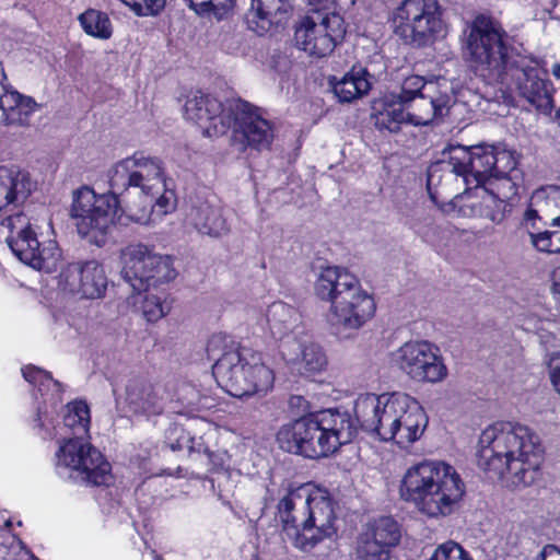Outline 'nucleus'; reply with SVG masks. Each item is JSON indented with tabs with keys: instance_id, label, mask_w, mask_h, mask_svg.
<instances>
[{
	"instance_id": "1",
	"label": "nucleus",
	"mask_w": 560,
	"mask_h": 560,
	"mask_svg": "<svg viewBox=\"0 0 560 560\" xmlns=\"http://www.w3.org/2000/svg\"><path fill=\"white\" fill-rule=\"evenodd\" d=\"M163 162L159 158L136 152L115 164L109 172V190L96 194L83 186L74 191L71 217L82 238L97 247L104 246L116 223L140 222L152 207L155 184L164 188Z\"/></svg>"
},
{
	"instance_id": "2",
	"label": "nucleus",
	"mask_w": 560,
	"mask_h": 560,
	"mask_svg": "<svg viewBox=\"0 0 560 560\" xmlns=\"http://www.w3.org/2000/svg\"><path fill=\"white\" fill-rule=\"evenodd\" d=\"M514 37H467L468 61L489 83L513 85L521 97L546 116L555 108L552 82L537 58L522 55L510 44Z\"/></svg>"
},
{
	"instance_id": "3",
	"label": "nucleus",
	"mask_w": 560,
	"mask_h": 560,
	"mask_svg": "<svg viewBox=\"0 0 560 560\" xmlns=\"http://www.w3.org/2000/svg\"><path fill=\"white\" fill-rule=\"evenodd\" d=\"M542 463L539 436L526 425L497 422L479 436L477 466L490 480L508 476L514 487H529L541 479Z\"/></svg>"
},
{
	"instance_id": "4",
	"label": "nucleus",
	"mask_w": 560,
	"mask_h": 560,
	"mask_svg": "<svg viewBox=\"0 0 560 560\" xmlns=\"http://www.w3.org/2000/svg\"><path fill=\"white\" fill-rule=\"evenodd\" d=\"M276 517L292 545L302 551H311L337 533L332 497L311 485L290 488L277 504Z\"/></svg>"
},
{
	"instance_id": "5",
	"label": "nucleus",
	"mask_w": 560,
	"mask_h": 560,
	"mask_svg": "<svg viewBox=\"0 0 560 560\" xmlns=\"http://www.w3.org/2000/svg\"><path fill=\"white\" fill-rule=\"evenodd\" d=\"M465 492V482L451 464L430 459L411 465L398 488L400 500L429 518L452 514Z\"/></svg>"
},
{
	"instance_id": "6",
	"label": "nucleus",
	"mask_w": 560,
	"mask_h": 560,
	"mask_svg": "<svg viewBox=\"0 0 560 560\" xmlns=\"http://www.w3.org/2000/svg\"><path fill=\"white\" fill-rule=\"evenodd\" d=\"M228 336L212 335L206 345L209 358L219 355L212 366L218 385L230 396L243 398L266 395L273 388L275 372L262 359V353L252 348L229 343Z\"/></svg>"
},
{
	"instance_id": "7",
	"label": "nucleus",
	"mask_w": 560,
	"mask_h": 560,
	"mask_svg": "<svg viewBox=\"0 0 560 560\" xmlns=\"http://www.w3.org/2000/svg\"><path fill=\"white\" fill-rule=\"evenodd\" d=\"M358 430L346 412L327 409L302 416L283 424L277 432L279 447L305 458L328 457L350 443Z\"/></svg>"
},
{
	"instance_id": "8",
	"label": "nucleus",
	"mask_w": 560,
	"mask_h": 560,
	"mask_svg": "<svg viewBox=\"0 0 560 560\" xmlns=\"http://www.w3.org/2000/svg\"><path fill=\"white\" fill-rule=\"evenodd\" d=\"M314 293L323 302H329L332 324L359 329L376 312L374 298L362 289L359 278L348 268L327 266L322 268L314 283Z\"/></svg>"
},
{
	"instance_id": "9",
	"label": "nucleus",
	"mask_w": 560,
	"mask_h": 560,
	"mask_svg": "<svg viewBox=\"0 0 560 560\" xmlns=\"http://www.w3.org/2000/svg\"><path fill=\"white\" fill-rule=\"evenodd\" d=\"M168 255L156 254L144 244L130 245L124 253L121 275L133 292L145 293L141 302L142 315L149 323L165 316L170 307L160 295L151 292L162 284L173 281L177 271Z\"/></svg>"
},
{
	"instance_id": "10",
	"label": "nucleus",
	"mask_w": 560,
	"mask_h": 560,
	"mask_svg": "<svg viewBox=\"0 0 560 560\" xmlns=\"http://www.w3.org/2000/svg\"><path fill=\"white\" fill-rule=\"evenodd\" d=\"M405 401H408L406 394L361 397L354 405L355 420L362 430L375 433L382 441H395L400 423L399 412L406 406Z\"/></svg>"
},
{
	"instance_id": "11",
	"label": "nucleus",
	"mask_w": 560,
	"mask_h": 560,
	"mask_svg": "<svg viewBox=\"0 0 560 560\" xmlns=\"http://www.w3.org/2000/svg\"><path fill=\"white\" fill-rule=\"evenodd\" d=\"M232 140L242 152L258 153L270 150L275 139V125L261 115L259 107L238 98L234 101Z\"/></svg>"
},
{
	"instance_id": "12",
	"label": "nucleus",
	"mask_w": 560,
	"mask_h": 560,
	"mask_svg": "<svg viewBox=\"0 0 560 560\" xmlns=\"http://www.w3.org/2000/svg\"><path fill=\"white\" fill-rule=\"evenodd\" d=\"M57 466L79 471L82 479L90 486L106 485L110 465L103 454L82 436L71 438L60 445L56 453Z\"/></svg>"
},
{
	"instance_id": "13",
	"label": "nucleus",
	"mask_w": 560,
	"mask_h": 560,
	"mask_svg": "<svg viewBox=\"0 0 560 560\" xmlns=\"http://www.w3.org/2000/svg\"><path fill=\"white\" fill-rule=\"evenodd\" d=\"M401 540L399 523L393 516H380L370 521L357 536V560H392Z\"/></svg>"
},
{
	"instance_id": "14",
	"label": "nucleus",
	"mask_w": 560,
	"mask_h": 560,
	"mask_svg": "<svg viewBox=\"0 0 560 560\" xmlns=\"http://www.w3.org/2000/svg\"><path fill=\"white\" fill-rule=\"evenodd\" d=\"M184 110L186 118L202 129L203 136L218 138L232 127L234 102L225 106L214 95L197 91L187 98Z\"/></svg>"
},
{
	"instance_id": "15",
	"label": "nucleus",
	"mask_w": 560,
	"mask_h": 560,
	"mask_svg": "<svg viewBox=\"0 0 560 560\" xmlns=\"http://www.w3.org/2000/svg\"><path fill=\"white\" fill-rule=\"evenodd\" d=\"M438 352L439 349L428 341H408L397 350L396 363L416 382H440L447 369Z\"/></svg>"
},
{
	"instance_id": "16",
	"label": "nucleus",
	"mask_w": 560,
	"mask_h": 560,
	"mask_svg": "<svg viewBox=\"0 0 560 560\" xmlns=\"http://www.w3.org/2000/svg\"><path fill=\"white\" fill-rule=\"evenodd\" d=\"M494 144L480 143L465 147L460 144H448L443 153H447L452 172L462 176L466 184H474L475 187L486 186L492 178V159Z\"/></svg>"
},
{
	"instance_id": "17",
	"label": "nucleus",
	"mask_w": 560,
	"mask_h": 560,
	"mask_svg": "<svg viewBox=\"0 0 560 560\" xmlns=\"http://www.w3.org/2000/svg\"><path fill=\"white\" fill-rule=\"evenodd\" d=\"M395 35H435L443 30L438 0H404L392 18Z\"/></svg>"
},
{
	"instance_id": "18",
	"label": "nucleus",
	"mask_w": 560,
	"mask_h": 560,
	"mask_svg": "<svg viewBox=\"0 0 560 560\" xmlns=\"http://www.w3.org/2000/svg\"><path fill=\"white\" fill-rule=\"evenodd\" d=\"M104 266L95 259L70 262L58 275V288L80 299H101L107 290Z\"/></svg>"
},
{
	"instance_id": "19",
	"label": "nucleus",
	"mask_w": 560,
	"mask_h": 560,
	"mask_svg": "<svg viewBox=\"0 0 560 560\" xmlns=\"http://www.w3.org/2000/svg\"><path fill=\"white\" fill-rule=\"evenodd\" d=\"M244 23L256 35L277 34L284 30L291 11L290 0H249Z\"/></svg>"
},
{
	"instance_id": "20",
	"label": "nucleus",
	"mask_w": 560,
	"mask_h": 560,
	"mask_svg": "<svg viewBox=\"0 0 560 560\" xmlns=\"http://www.w3.org/2000/svg\"><path fill=\"white\" fill-rule=\"evenodd\" d=\"M125 402L135 416H159L163 412L162 387L148 373L132 375L126 384Z\"/></svg>"
},
{
	"instance_id": "21",
	"label": "nucleus",
	"mask_w": 560,
	"mask_h": 560,
	"mask_svg": "<svg viewBox=\"0 0 560 560\" xmlns=\"http://www.w3.org/2000/svg\"><path fill=\"white\" fill-rule=\"evenodd\" d=\"M522 224L536 250L547 254L560 253V231L548 230L549 223L538 214L536 209L532 207L526 209Z\"/></svg>"
},
{
	"instance_id": "22",
	"label": "nucleus",
	"mask_w": 560,
	"mask_h": 560,
	"mask_svg": "<svg viewBox=\"0 0 560 560\" xmlns=\"http://www.w3.org/2000/svg\"><path fill=\"white\" fill-rule=\"evenodd\" d=\"M7 243L14 256L25 265L37 270L46 267L45 249L40 247L37 235L30 223L16 235H10Z\"/></svg>"
},
{
	"instance_id": "23",
	"label": "nucleus",
	"mask_w": 560,
	"mask_h": 560,
	"mask_svg": "<svg viewBox=\"0 0 560 560\" xmlns=\"http://www.w3.org/2000/svg\"><path fill=\"white\" fill-rule=\"evenodd\" d=\"M408 108L407 105H402L393 95H384L373 105L372 117L375 128L381 132H400L402 124H408Z\"/></svg>"
},
{
	"instance_id": "24",
	"label": "nucleus",
	"mask_w": 560,
	"mask_h": 560,
	"mask_svg": "<svg viewBox=\"0 0 560 560\" xmlns=\"http://www.w3.org/2000/svg\"><path fill=\"white\" fill-rule=\"evenodd\" d=\"M399 412V429L395 442L405 446L417 441L427 425L428 418L420 404L408 395V401Z\"/></svg>"
},
{
	"instance_id": "25",
	"label": "nucleus",
	"mask_w": 560,
	"mask_h": 560,
	"mask_svg": "<svg viewBox=\"0 0 560 560\" xmlns=\"http://www.w3.org/2000/svg\"><path fill=\"white\" fill-rule=\"evenodd\" d=\"M448 101L447 95H440L439 97L420 96L407 109L408 124L415 127L430 125L435 119L444 116Z\"/></svg>"
},
{
	"instance_id": "26",
	"label": "nucleus",
	"mask_w": 560,
	"mask_h": 560,
	"mask_svg": "<svg viewBox=\"0 0 560 560\" xmlns=\"http://www.w3.org/2000/svg\"><path fill=\"white\" fill-rule=\"evenodd\" d=\"M31 194L28 174L0 167V210L13 203L19 195L27 197Z\"/></svg>"
},
{
	"instance_id": "27",
	"label": "nucleus",
	"mask_w": 560,
	"mask_h": 560,
	"mask_svg": "<svg viewBox=\"0 0 560 560\" xmlns=\"http://www.w3.org/2000/svg\"><path fill=\"white\" fill-rule=\"evenodd\" d=\"M192 224L201 234L220 237L230 232V226L221 210L210 205H201L191 213Z\"/></svg>"
},
{
	"instance_id": "28",
	"label": "nucleus",
	"mask_w": 560,
	"mask_h": 560,
	"mask_svg": "<svg viewBox=\"0 0 560 560\" xmlns=\"http://www.w3.org/2000/svg\"><path fill=\"white\" fill-rule=\"evenodd\" d=\"M36 107L37 104L31 96L22 95L18 91L9 93V98L7 97L1 107L2 121L5 125L25 126Z\"/></svg>"
},
{
	"instance_id": "29",
	"label": "nucleus",
	"mask_w": 560,
	"mask_h": 560,
	"mask_svg": "<svg viewBox=\"0 0 560 560\" xmlns=\"http://www.w3.org/2000/svg\"><path fill=\"white\" fill-rule=\"evenodd\" d=\"M368 71L360 68L355 71L354 68L345 74V77L334 84L332 90L336 96L342 103H350L365 94L371 90V83L368 79Z\"/></svg>"
},
{
	"instance_id": "30",
	"label": "nucleus",
	"mask_w": 560,
	"mask_h": 560,
	"mask_svg": "<svg viewBox=\"0 0 560 560\" xmlns=\"http://www.w3.org/2000/svg\"><path fill=\"white\" fill-rule=\"evenodd\" d=\"M341 22V16L338 14L328 15L318 10H313L299 19L295 23V33L307 34L312 32L318 35H330L331 32H336L334 26L340 27Z\"/></svg>"
},
{
	"instance_id": "31",
	"label": "nucleus",
	"mask_w": 560,
	"mask_h": 560,
	"mask_svg": "<svg viewBox=\"0 0 560 560\" xmlns=\"http://www.w3.org/2000/svg\"><path fill=\"white\" fill-rule=\"evenodd\" d=\"M66 415L63 416L65 425L77 430L75 433L86 435L90 430L91 415L90 407L86 401L75 399L66 406Z\"/></svg>"
},
{
	"instance_id": "32",
	"label": "nucleus",
	"mask_w": 560,
	"mask_h": 560,
	"mask_svg": "<svg viewBox=\"0 0 560 560\" xmlns=\"http://www.w3.org/2000/svg\"><path fill=\"white\" fill-rule=\"evenodd\" d=\"M295 45L311 57L323 58L334 51L345 37H294Z\"/></svg>"
},
{
	"instance_id": "33",
	"label": "nucleus",
	"mask_w": 560,
	"mask_h": 560,
	"mask_svg": "<svg viewBox=\"0 0 560 560\" xmlns=\"http://www.w3.org/2000/svg\"><path fill=\"white\" fill-rule=\"evenodd\" d=\"M80 24L86 35H110V21L107 14L90 9L79 16Z\"/></svg>"
},
{
	"instance_id": "34",
	"label": "nucleus",
	"mask_w": 560,
	"mask_h": 560,
	"mask_svg": "<svg viewBox=\"0 0 560 560\" xmlns=\"http://www.w3.org/2000/svg\"><path fill=\"white\" fill-rule=\"evenodd\" d=\"M427 81L423 77L418 74H411L406 77L400 85V91L398 93H389L402 105H407V107H411V103H413L417 98L424 95L422 90L424 89Z\"/></svg>"
},
{
	"instance_id": "35",
	"label": "nucleus",
	"mask_w": 560,
	"mask_h": 560,
	"mask_svg": "<svg viewBox=\"0 0 560 560\" xmlns=\"http://www.w3.org/2000/svg\"><path fill=\"white\" fill-rule=\"evenodd\" d=\"M189 7L199 15L214 16L221 20L233 7L234 0H187Z\"/></svg>"
},
{
	"instance_id": "36",
	"label": "nucleus",
	"mask_w": 560,
	"mask_h": 560,
	"mask_svg": "<svg viewBox=\"0 0 560 560\" xmlns=\"http://www.w3.org/2000/svg\"><path fill=\"white\" fill-rule=\"evenodd\" d=\"M483 187L492 197L510 201L518 194V186L512 179L511 175L492 177Z\"/></svg>"
},
{
	"instance_id": "37",
	"label": "nucleus",
	"mask_w": 560,
	"mask_h": 560,
	"mask_svg": "<svg viewBox=\"0 0 560 560\" xmlns=\"http://www.w3.org/2000/svg\"><path fill=\"white\" fill-rule=\"evenodd\" d=\"M492 159V177L511 175L516 170L517 160L514 156V152L502 148L499 144H494Z\"/></svg>"
},
{
	"instance_id": "38",
	"label": "nucleus",
	"mask_w": 560,
	"mask_h": 560,
	"mask_svg": "<svg viewBox=\"0 0 560 560\" xmlns=\"http://www.w3.org/2000/svg\"><path fill=\"white\" fill-rule=\"evenodd\" d=\"M301 354L302 363L304 364V369L306 372H319L327 364V359L323 349L315 343L304 346Z\"/></svg>"
},
{
	"instance_id": "39",
	"label": "nucleus",
	"mask_w": 560,
	"mask_h": 560,
	"mask_svg": "<svg viewBox=\"0 0 560 560\" xmlns=\"http://www.w3.org/2000/svg\"><path fill=\"white\" fill-rule=\"evenodd\" d=\"M470 35H506L499 21L488 14H479L472 21Z\"/></svg>"
},
{
	"instance_id": "40",
	"label": "nucleus",
	"mask_w": 560,
	"mask_h": 560,
	"mask_svg": "<svg viewBox=\"0 0 560 560\" xmlns=\"http://www.w3.org/2000/svg\"><path fill=\"white\" fill-rule=\"evenodd\" d=\"M513 202L492 197V205L488 206L487 217L494 223H502L512 212Z\"/></svg>"
},
{
	"instance_id": "41",
	"label": "nucleus",
	"mask_w": 560,
	"mask_h": 560,
	"mask_svg": "<svg viewBox=\"0 0 560 560\" xmlns=\"http://www.w3.org/2000/svg\"><path fill=\"white\" fill-rule=\"evenodd\" d=\"M22 375L24 380L33 386H40L52 381V374L42 368L33 364H27L22 368Z\"/></svg>"
},
{
	"instance_id": "42",
	"label": "nucleus",
	"mask_w": 560,
	"mask_h": 560,
	"mask_svg": "<svg viewBox=\"0 0 560 560\" xmlns=\"http://www.w3.org/2000/svg\"><path fill=\"white\" fill-rule=\"evenodd\" d=\"M454 551H458L459 555L467 556V552L459 544L448 540L440 545L428 560H456L455 557H452Z\"/></svg>"
},
{
	"instance_id": "43",
	"label": "nucleus",
	"mask_w": 560,
	"mask_h": 560,
	"mask_svg": "<svg viewBox=\"0 0 560 560\" xmlns=\"http://www.w3.org/2000/svg\"><path fill=\"white\" fill-rule=\"evenodd\" d=\"M155 206L163 214L172 212L176 207V199L173 191H164L155 199Z\"/></svg>"
},
{
	"instance_id": "44",
	"label": "nucleus",
	"mask_w": 560,
	"mask_h": 560,
	"mask_svg": "<svg viewBox=\"0 0 560 560\" xmlns=\"http://www.w3.org/2000/svg\"><path fill=\"white\" fill-rule=\"evenodd\" d=\"M182 441L190 442V445L188 446V450H189V453L194 452V450H195V447H194V438L186 436L184 433L174 443H171V445H170L171 450L172 451H180L183 448Z\"/></svg>"
},
{
	"instance_id": "45",
	"label": "nucleus",
	"mask_w": 560,
	"mask_h": 560,
	"mask_svg": "<svg viewBox=\"0 0 560 560\" xmlns=\"http://www.w3.org/2000/svg\"><path fill=\"white\" fill-rule=\"evenodd\" d=\"M552 293L557 303V311L560 316V277L553 272Z\"/></svg>"
},
{
	"instance_id": "46",
	"label": "nucleus",
	"mask_w": 560,
	"mask_h": 560,
	"mask_svg": "<svg viewBox=\"0 0 560 560\" xmlns=\"http://www.w3.org/2000/svg\"><path fill=\"white\" fill-rule=\"evenodd\" d=\"M550 381L556 388V390L560 394V366L556 365L551 369L550 372Z\"/></svg>"
},
{
	"instance_id": "47",
	"label": "nucleus",
	"mask_w": 560,
	"mask_h": 560,
	"mask_svg": "<svg viewBox=\"0 0 560 560\" xmlns=\"http://www.w3.org/2000/svg\"><path fill=\"white\" fill-rule=\"evenodd\" d=\"M558 548L555 545H546L542 550L539 552L538 558L540 560H545L546 557L551 553L552 550H557Z\"/></svg>"
},
{
	"instance_id": "48",
	"label": "nucleus",
	"mask_w": 560,
	"mask_h": 560,
	"mask_svg": "<svg viewBox=\"0 0 560 560\" xmlns=\"http://www.w3.org/2000/svg\"><path fill=\"white\" fill-rule=\"evenodd\" d=\"M552 75L560 81V62H556L551 68Z\"/></svg>"
},
{
	"instance_id": "49",
	"label": "nucleus",
	"mask_w": 560,
	"mask_h": 560,
	"mask_svg": "<svg viewBox=\"0 0 560 560\" xmlns=\"http://www.w3.org/2000/svg\"><path fill=\"white\" fill-rule=\"evenodd\" d=\"M0 81H8L2 62H0Z\"/></svg>"
},
{
	"instance_id": "50",
	"label": "nucleus",
	"mask_w": 560,
	"mask_h": 560,
	"mask_svg": "<svg viewBox=\"0 0 560 560\" xmlns=\"http://www.w3.org/2000/svg\"><path fill=\"white\" fill-rule=\"evenodd\" d=\"M553 121L560 126V107L555 112Z\"/></svg>"
},
{
	"instance_id": "51",
	"label": "nucleus",
	"mask_w": 560,
	"mask_h": 560,
	"mask_svg": "<svg viewBox=\"0 0 560 560\" xmlns=\"http://www.w3.org/2000/svg\"><path fill=\"white\" fill-rule=\"evenodd\" d=\"M551 226H559L560 225V217L553 218L551 223H549Z\"/></svg>"
},
{
	"instance_id": "52",
	"label": "nucleus",
	"mask_w": 560,
	"mask_h": 560,
	"mask_svg": "<svg viewBox=\"0 0 560 560\" xmlns=\"http://www.w3.org/2000/svg\"><path fill=\"white\" fill-rule=\"evenodd\" d=\"M203 452L207 454L208 458L212 462V457L214 456L213 452H211L208 447H205Z\"/></svg>"
},
{
	"instance_id": "53",
	"label": "nucleus",
	"mask_w": 560,
	"mask_h": 560,
	"mask_svg": "<svg viewBox=\"0 0 560 560\" xmlns=\"http://www.w3.org/2000/svg\"><path fill=\"white\" fill-rule=\"evenodd\" d=\"M153 559L154 560H165L160 553H158L155 550L152 551Z\"/></svg>"
},
{
	"instance_id": "54",
	"label": "nucleus",
	"mask_w": 560,
	"mask_h": 560,
	"mask_svg": "<svg viewBox=\"0 0 560 560\" xmlns=\"http://www.w3.org/2000/svg\"><path fill=\"white\" fill-rule=\"evenodd\" d=\"M308 2V4L311 5H315V4H318L319 2H322V0H306Z\"/></svg>"
},
{
	"instance_id": "55",
	"label": "nucleus",
	"mask_w": 560,
	"mask_h": 560,
	"mask_svg": "<svg viewBox=\"0 0 560 560\" xmlns=\"http://www.w3.org/2000/svg\"><path fill=\"white\" fill-rule=\"evenodd\" d=\"M460 556L463 557V560H472V559L469 557V555H468V553H467V556H466V555H460Z\"/></svg>"
},
{
	"instance_id": "56",
	"label": "nucleus",
	"mask_w": 560,
	"mask_h": 560,
	"mask_svg": "<svg viewBox=\"0 0 560 560\" xmlns=\"http://www.w3.org/2000/svg\"><path fill=\"white\" fill-rule=\"evenodd\" d=\"M410 38H411V43H415L419 37L412 36Z\"/></svg>"
}]
</instances>
